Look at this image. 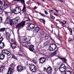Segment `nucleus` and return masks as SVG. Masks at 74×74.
Wrapping results in <instances>:
<instances>
[{"mask_svg":"<svg viewBox=\"0 0 74 74\" xmlns=\"http://www.w3.org/2000/svg\"><path fill=\"white\" fill-rule=\"evenodd\" d=\"M10 13V12L8 11L5 12V13L6 15H7V17L5 21V23L6 24L7 23H10L11 26H12L14 25L13 22H12V20L11 19V17L8 15V14Z\"/></svg>","mask_w":74,"mask_h":74,"instance_id":"nucleus-1","label":"nucleus"},{"mask_svg":"<svg viewBox=\"0 0 74 74\" xmlns=\"http://www.w3.org/2000/svg\"><path fill=\"white\" fill-rule=\"evenodd\" d=\"M13 1H21V3L23 4V7L22 11L23 12H26V5L25 4V1H24V0H14Z\"/></svg>","mask_w":74,"mask_h":74,"instance_id":"nucleus-2","label":"nucleus"},{"mask_svg":"<svg viewBox=\"0 0 74 74\" xmlns=\"http://www.w3.org/2000/svg\"><path fill=\"white\" fill-rule=\"evenodd\" d=\"M20 18H19V17L17 16L16 18L12 20V22H13V23L14 25H15L17 24L20 21Z\"/></svg>","mask_w":74,"mask_h":74,"instance_id":"nucleus-3","label":"nucleus"},{"mask_svg":"<svg viewBox=\"0 0 74 74\" xmlns=\"http://www.w3.org/2000/svg\"><path fill=\"white\" fill-rule=\"evenodd\" d=\"M19 39V42L20 44L22 43V42L24 41H26L27 40V38L26 36H24V37H18Z\"/></svg>","mask_w":74,"mask_h":74,"instance_id":"nucleus-4","label":"nucleus"},{"mask_svg":"<svg viewBox=\"0 0 74 74\" xmlns=\"http://www.w3.org/2000/svg\"><path fill=\"white\" fill-rule=\"evenodd\" d=\"M25 22L23 21L21 23L18 24L16 26V28H21V27H23L25 26Z\"/></svg>","mask_w":74,"mask_h":74,"instance_id":"nucleus-5","label":"nucleus"},{"mask_svg":"<svg viewBox=\"0 0 74 74\" xmlns=\"http://www.w3.org/2000/svg\"><path fill=\"white\" fill-rule=\"evenodd\" d=\"M17 70L18 72H21L23 70V67L21 65L18 66L16 67Z\"/></svg>","mask_w":74,"mask_h":74,"instance_id":"nucleus-6","label":"nucleus"},{"mask_svg":"<svg viewBox=\"0 0 74 74\" xmlns=\"http://www.w3.org/2000/svg\"><path fill=\"white\" fill-rule=\"evenodd\" d=\"M39 60L40 63L43 64V63H44L45 62L46 59L45 57H42L40 58Z\"/></svg>","mask_w":74,"mask_h":74,"instance_id":"nucleus-7","label":"nucleus"},{"mask_svg":"<svg viewBox=\"0 0 74 74\" xmlns=\"http://www.w3.org/2000/svg\"><path fill=\"white\" fill-rule=\"evenodd\" d=\"M47 72L48 74H52V70L51 66H49L47 68Z\"/></svg>","mask_w":74,"mask_h":74,"instance_id":"nucleus-8","label":"nucleus"},{"mask_svg":"<svg viewBox=\"0 0 74 74\" xmlns=\"http://www.w3.org/2000/svg\"><path fill=\"white\" fill-rule=\"evenodd\" d=\"M36 29H35V31H37L38 32V31H40V34L41 35H43L44 34V30L42 29L41 30V29L40 28H36Z\"/></svg>","mask_w":74,"mask_h":74,"instance_id":"nucleus-9","label":"nucleus"},{"mask_svg":"<svg viewBox=\"0 0 74 74\" xmlns=\"http://www.w3.org/2000/svg\"><path fill=\"white\" fill-rule=\"evenodd\" d=\"M52 45L53 47H55L54 48V49H53L51 47V45H50L49 47V49L50 51H54V50H55V49L56 48V47H57V46L56 44H55L54 45L52 44L51 45Z\"/></svg>","mask_w":74,"mask_h":74,"instance_id":"nucleus-10","label":"nucleus"},{"mask_svg":"<svg viewBox=\"0 0 74 74\" xmlns=\"http://www.w3.org/2000/svg\"><path fill=\"white\" fill-rule=\"evenodd\" d=\"M28 47H27V48H28L30 51H31L32 52H33V51L34 50V45H28Z\"/></svg>","mask_w":74,"mask_h":74,"instance_id":"nucleus-11","label":"nucleus"},{"mask_svg":"<svg viewBox=\"0 0 74 74\" xmlns=\"http://www.w3.org/2000/svg\"><path fill=\"white\" fill-rule=\"evenodd\" d=\"M2 51L3 52V53L7 55L8 56H10V55H11V53L7 49L3 50Z\"/></svg>","mask_w":74,"mask_h":74,"instance_id":"nucleus-12","label":"nucleus"},{"mask_svg":"<svg viewBox=\"0 0 74 74\" xmlns=\"http://www.w3.org/2000/svg\"><path fill=\"white\" fill-rule=\"evenodd\" d=\"M10 45L12 48L13 49L15 48L16 47V42H14L13 43H10Z\"/></svg>","mask_w":74,"mask_h":74,"instance_id":"nucleus-13","label":"nucleus"},{"mask_svg":"<svg viewBox=\"0 0 74 74\" xmlns=\"http://www.w3.org/2000/svg\"><path fill=\"white\" fill-rule=\"evenodd\" d=\"M20 44H22V45L23 46V47H25L26 48H28V46L29 45H28V42H27V41L24 42H22V43Z\"/></svg>","mask_w":74,"mask_h":74,"instance_id":"nucleus-14","label":"nucleus"},{"mask_svg":"<svg viewBox=\"0 0 74 74\" xmlns=\"http://www.w3.org/2000/svg\"><path fill=\"white\" fill-rule=\"evenodd\" d=\"M13 73V69L11 67L9 68L8 70V72L7 74H12Z\"/></svg>","mask_w":74,"mask_h":74,"instance_id":"nucleus-15","label":"nucleus"},{"mask_svg":"<svg viewBox=\"0 0 74 74\" xmlns=\"http://www.w3.org/2000/svg\"><path fill=\"white\" fill-rule=\"evenodd\" d=\"M34 28L35 27V25L33 24H29L27 25V28Z\"/></svg>","mask_w":74,"mask_h":74,"instance_id":"nucleus-16","label":"nucleus"},{"mask_svg":"<svg viewBox=\"0 0 74 74\" xmlns=\"http://www.w3.org/2000/svg\"><path fill=\"white\" fill-rule=\"evenodd\" d=\"M4 9V7L2 6H0V15L3 14V10Z\"/></svg>","mask_w":74,"mask_h":74,"instance_id":"nucleus-17","label":"nucleus"},{"mask_svg":"<svg viewBox=\"0 0 74 74\" xmlns=\"http://www.w3.org/2000/svg\"><path fill=\"white\" fill-rule=\"evenodd\" d=\"M66 68H60V67L59 68L60 71L61 72V73L64 72V71L66 70Z\"/></svg>","mask_w":74,"mask_h":74,"instance_id":"nucleus-18","label":"nucleus"},{"mask_svg":"<svg viewBox=\"0 0 74 74\" xmlns=\"http://www.w3.org/2000/svg\"><path fill=\"white\" fill-rule=\"evenodd\" d=\"M12 12H13V13H14L15 14H17L19 13L18 11L17 10L16 8L15 9L13 10L12 11Z\"/></svg>","mask_w":74,"mask_h":74,"instance_id":"nucleus-19","label":"nucleus"},{"mask_svg":"<svg viewBox=\"0 0 74 74\" xmlns=\"http://www.w3.org/2000/svg\"><path fill=\"white\" fill-rule=\"evenodd\" d=\"M5 58V55L3 54H0V60H3Z\"/></svg>","mask_w":74,"mask_h":74,"instance_id":"nucleus-20","label":"nucleus"},{"mask_svg":"<svg viewBox=\"0 0 74 74\" xmlns=\"http://www.w3.org/2000/svg\"><path fill=\"white\" fill-rule=\"evenodd\" d=\"M10 33L8 32L7 33H6V36H5V38H6V40H8L9 39V37H10Z\"/></svg>","mask_w":74,"mask_h":74,"instance_id":"nucleus-21","label":"nucleus"},{"mask_svg":"<svg viewBox=\"0 0 74 74\" xmlns=\"http://www.w3.org/2000/svg\"><path fill=\"white\" fill-rule=\"evenodd\" d=\"M30 61L31 62H32V63H34L35 64H36V65L37 64V61L35 60H34V59H33L32 60L31 59L30 60Z\"/></svg>","mask_w":74,"mask_h":74,"instance_id":"nucleus-22","label":"nucleus"},{"mask_svg":"<svg viewBox=\"0 0 74 74\" xmlns=\"http://www.w3.org/2000/svg\"><path fill=\"white\" fill-rule=\"evenodd\" d=\"M5 46V45L3 42L0 43V48L3 49Z\"/></svg>","mask_w":74,"mask_h":74,"instance_id":"nucleus-23","label":"nucleus"},{"mask_svg":"<svg viewBox=\"0 0 74 74\" xmlns=\"http://www.w3.org/2000/svg\"><path fill=\"white\" fill-rule=\"evenodd\" d=\"M39 21L40 22H42V23H43V24L45 25V21L44 19H39Z\"/></svg>","mask_w":74,"mask_h":74,"instance_id":"nucleus-24","label":"nucleus"},{"mask_svg":"<svg viewBox=\"0 0 74 74\" xmlns=\"http://www.w3.org/2000/svg\"><path fill=\"white\" fill-rule=\"evenodd\" d=\"M31 71L33 73H36L37 71V69L36 68V67H34L33 69H32Z\"/></svg>","mask_w":74,"mask_h":74,"instance_id":"nucleus-25","label":"nucleus"},{"mask_svg":"<svg viewBox=\"0 0 74 74\" xmlns=\"http://www.w3.org/2000/svg\"><path fill=\"white\" fill-rule=\"evenodd\" d=\"M60 59H61L62 62H63L64 63H66V61L67 60L65 58H61Z\"/></svg>","mask_w":74,"mask_h":74,"instance_id":"nucleus-26","label":"nucleus"},{"mask_svg":"<svg viewBox=\"0 0 74 74\" xmlns=\"http://www.w3.org/2000/svg\"><path fill=\"white\" fill-rule=\"evenodd\" d=\"M65 74H71V71H66L64 73Z\"/></svg>","mask_w":74,"mask_h":74,"instance_id":"nucleus-27","label":"nucleus"},{"mask_svg":"<svg viewBox=\"0 0 74 74\" xmlns=\"http://www.w3.org/2000/svg\"><path fill=\"white\" fill-rule=\"evenodd\" d=\"M60 67L61 68H65V69H66V66H65V65H64V64H61V65L60 66Z\"/></svg>","mask_w":74,"mask_h":74,"instance_id":"nucleus-28","label":"nucleus"},{"mask_svg":"<svg viewBox=\"0 0 74 74\" xmlns=\"http://www.w3.org/2000/svg\"><path fill=\"white\" fill-rule=\"evenodd\" d=\"M29 66H30V70H31V68H30V67H36V66H35L34 65V64H29Z\"/></svg>","mask_w":74,"mask_h":74,"instance_id":"nucleus-29","label":"nucleus"},{"mask_svg":"<svg viewBox=\"0 0 74 74\" xmlns=\"http://www.w3.org/2000/svg\"><path fill=\"white\" fill-rule=\"evenodd\" d=\"M16 9H17V11H18V12H19V13H20V12H21L22 11V10H21V9L20 8L17 7L16 8Z\"/></svg>","mask_w":74,"mask_h":74,"instance_id":"nucleus-30","label":"nucleus"},{"mask_svg":"<svg viewBox=\"0 0 74 74\" xmlns=\"http://www.w3.org/2000/svg\"><path fill=\"white\" fill-rule=\"evenodd\" d=\"M60 24L63 27H66V25H65V24H63L62 22H60Z\"/></svg>","mask_w":74,"mask_h":74,"instance_id":"nucleus-31","label":"nucleus"},{"mask_svg":"<svg viewBox=\"0 0 74 74\" xmlns=\"http://www.w3.org/2000/svg\"><path fill=\"white\" fill-rule=\"evenodd\" d=\"M49 35H46L45 36V38L46 40H48L49 38Z\"/></svg>","mask_w":74,"mask_h":74,"instance_id":"nucleus-32","label":"nucleus"},{"mask_svg":"<svg viewBox=\"0 0 74 74\" xmlns=\"http://www.w3.org/2000/svg\"><path fill=\"white\" fill-rule=\"evenodd\" d=\"M5 28H1L0 29V32H4L5 31Z\"/></svg>","mask_w":74,"mask_h":74,"instance_id":"nucleus-33","label":"nucleus"},{"mask_svg":"<svg viewBox=\"0 0 74 74\" xmlns=\"http://www.w3.org/2000/svg\"><path fill=\"white\" fill-rule=\"evenodd\" d=\"M3 5L5 6H8V4H7V3L4 2Z\"/></svg>","mask_w":74,"mask_h":74,"instance_id":"nucleus-34","label":"nucleus"},{"mask_svg":"<svg viewBox=\"0 0 74 74\" xmlns=\"http://www.w3.org/2000/svg\"><path fill=\"white\" fill-rule=\"evenodd\" d=\"M4 39V38H3L1 37V38H0V43H1L2 42V41Z\"/></svg>","mask_w":74,"mask_h":74,"instance_id":"nucleus-35","label":"nucleus"},{"mask_svg":"<svg viewBox=\"0 0 74 74\" xmlns=\"http://www.w3.org/2000/svg\"><path fill=\"white\" fill-rule=\"evenodd\" d=\"M67 29L69 30L71 34H72V33L73 32V31L72 30V29H70V28H68Z\"/></svg>","mask_w":74,"mask_h":74,"instance_id":"nucleus-36","label":"nucleus"},{"mask_svg":"<svg viewBox=\"0 0 74 74\" xmlns=\"http://www.w3.org/2000/svg\"><path fill=\"white\" fill-rule=\"evenodd\" d=\"M48 41H47L44 43L43 44H44L45 45H47V44H48Z\"/></svg>","mask_w":74,"mask_h":74,"instance_id":"nucleus-37","label":"nucleus"},{"mask_svg":"<svg viewBox=\"0 0 74 74\" xmlns=\"http://www.w3.org/2000/svg\"><path fill=\"white\" fill-rule=\"evenodd\" d=\"M58 69H59V68L58 67H56L54 69V70H55V71H57Z\"/></svg>","mask_w":74,"mask_h":74,"instance_id":"nucleus-38","label":"nucleus"},{"mask_svg":"<svg viewBox=\"0 0 74 74\" xmlns=\"http://www.w3.org/2000/svg\"><path fill=\"white\" fill-rule=\"evenodd\" d=\"M62 64V62H60L57 63V65L59 66H60V65H61Z\"/></svg>","mask_w":74,"mask_h":74,"instance_id":"nucleus-39","label":"nucleus"},{"mask_svg":"<svg viewBox=\"0 0 74 74\" xmlns=\"http://www.w3.org/2000/svg\"><path fill=\"white\" fill-rule=\"evenodd\" d=\"M56 52H57V51L56 50L52 53V55H56Z\"/></svg>","mask_w":74,"mask_h":74,"instance_id":"nucleus-40","label":"nucleus"},{"mask_svg":"<svg viewBox=\"0 0 74 74\" xmlns=\"http://www.w3.org/2000/svg\"><path fill=\"white\" fill-rule=\"evenodd\" d=\"M12 58H14V59H17V58L16 56H15L14 55H12Z\"/></svg>","mask_w":74,"mask_h":74,"instance_id":"nucleus-41","label":"nucleus"},{"mask_svg":"<svg viewBox=\"0 0 74 74\" xmlns=\"http://www.w3.org/2000/svg\"><path fill=\"white\" fill-rule=\"evenodd\" d=\"M3 22V19L2 18L0 17V23H2Z\"/></svg>","mask_w":74,"mask_h":74,"instance_id":"nucleus-42","label":"nucleus"},{"mask_svg":"<svg viewBox=\"0 0 74 74\" xmlns=\"http://www.w3.org/2000/svg\"><path fill=\"white\" fill-rule=\"evenodd\" d=\"M20 53H21V54H19L18 55L20 56H23V54H22L23 52H21Z\"/></svg>","mask_w":74,"mask_h":74,"instance_id":"nucleus-43","label":"nucleus"},{"mask_svg":"<svg viewBox=\"0 0 74 74\" xmlns=\"http://www.w3.org/2000/svg\"><path fill=\"white\" fill-rule=\"evenodd\" d=\"M59 1H61V2H62V3H64L65 1L64 0H58Z\"/></svg>","mask_w":74,"mask_h":74,"instance_id":"nucleus-44","label":"nucleus"},{"mask_svg":"<svg viewBox=\"0 0 74 74\" xmlns=\"http://www.w3.org/2000/svg\"><path fill=\"white\" fill-rule=\"evenodd\" d=\"M10 11H12V12L14 10L13 9V8L12 7H10Z\"/></svg>","mask_w":74,"mask_h":74,"instance_id":"nucleus-45","label":"nucleus"},{"mask_svg":"<svg viewBox=\"0 0 74 74\" xmlns=\"http://www.w3.org/2000/svg\"><path fill=\"white\" fill-rule=\"evenodd\" d=\"M16 29H17V31L18 32V34H19V29H20V28H16Z\"/></svg>","mask_w":74,"mask_h":74,"instance_id":"nucleus-46","label":"nucleus"},{"mask_svg":"<svg viewBox=\"0 0 74 74\" xmlns=\"http://www.w3.org/2000/svg\"><path fill=\"white\" fill-rule=\"evenodd\" d=\"M44 12L45 14H46V15H48V12H47V11H46L45 10L44 11Z\"/></svg>","mask_w":74,"mask_h":74,"instance_id":"nucleus-47","label":"nucleus"},{"mask_svg":"<svg viewBox=\"0 0 74 74\" xmlns=\"http://www.w3.org/2000/svg\"><path fill=\"white\" fill-rule=\"evenodd\" d=\"M71 14L74 17V13L73 12H71Z\"/></svg>","mask_w":74,"mask_h":74,"instance_id":"nucleus-48","label":"nucleus"},{"mask_svg":"<svg viewBox=\"0 0 74 74\" xmlns=\"http://www.w3.org/2000/svg\"><path fill=\"white\" fill-rule=\"evenodd\" d=\"M51 18H52V19H55V18L54 16H52V15H51Z\"/></svg>","mask_w":74,"mask_h":74,"instance_id":"nucleus-49","label":"nucleus"},{"mask_svg":"<svg viewBox=\"0 0 74 74\" xmlns=\"http://www.w3.org/2000/svg\"><path fill=\"white\" fill-rule=\"evenodd\" d=\"M68 41H72V39L71 38H69V39H68Z\"/></svg>","mask_w":74,"mask_h":74,"instance_id":"nucleus-50","label":"nucleus"},{"mask_svg":"<svg viewBox=\"0 0 74 74\" xmlns=\"http://www.w3.org/2000/svg\"><path fill=\"white\" fill-rule=\"evenodd\" d=\"M44 68V71H46H46H47V68L46 69V68H45V67H43Z\"/></svg>","mask_w":74,"mask_h":74,"instance_id":"nucleus-51","label":"nucleus"},{"mask_svg":"<svg viewBox=\"0 0 74 74\" xmlns=\"http://www.w3.org/2000/svg\"><path fill=\"white\" fill-rule=\"evenodd\" d=\"M3 5V2L0 0V5Z\"/></svg>","mask_w":74,"mask_h":74,"instance_id":"nucleus-52","label":"nucleus"},{"mask_svg":"<svg viewBox=\"0 0 74 74\" xmlns=\"http://www.w3.org/2000/svg\"><path fill=\"white\" fill-rule=\"evenodd\" d=\"M14 66V64L12 63L10 66V67H12Z\"/></svg>","mask_w":74,"mask_h":74,"instance_id":"nucleus-53","label":"nucleus"},{"mask_svg":"<svg viewBox=\"0 0 74 74\" xmlns=\"http://www.w3.org/2000/svg\"><path fill=\"white\" fill-rule=\"evenodd\" d=\"M66 21H63L62 22V23L63 24H66Z\"/></svg>","mask_w":74,"mask_h":74,"instance_id":"nucleus-54","label":"nucleus"},{"mask_svg":"<svg viewBox=\"0 0 74 74\" xmlns=\"http://www.w3.org/2000/svg\"><path fill=\"white\" fill-rule=\"evenodd\" d=\"M39 14H40V15H41V16H43L44 15V14H42L40 13H39Z\"/></svg>","mask_w":74,"mask_h":74,"instance_id":"nucleus-55","label":"nucleus"},{"mask_svg":"<svg viewBox=\"0 0 74 74\" xmlns=\"http://www.w3.org/2000/svg\"><path fill=\"white\" fill-rule=\"evenodd\" d=\"M11 41L12 42V43H13V42H14V40H13V39H11Z\"/></svg>","mask_w":74,"mask_h":74,"instance_id":"nucleus-56","label":"nucleus"},{"mask_svg":"<svg viewBox=\"0 0 74 74\" xmlns=\"http://www.w3.org/2000/svg\"><path fill=\"white\" fill-rule=\"evenodd\" d=\"M53 14H54V15H56V16H58V14L55 13H53Z\"/></svg>","mask_w":74,"mask_h":74,"instance_id":"nucleus-57","label":"nucleus"},{"mask_svg":"<svg viewBox=\"0 0 74 74\" xmlns=\"http://www.w3.org/2000/svg\"><path fill=\"white\" fill-rule=\"evenodd\" d=\"M30 39L29 40V42H28V44H30Z\"/></svg>","mask_w":74,"mask_h":74,"instance_id":"nucleus-58","label":"nucleus"},{"mask_svg":"<svg viewBox=\"0 0 74 74\" xmlns=\"http://www.w3.org/2000/svg\"><path fill=\"white\" fill-rule=\"evenodd\" d=\"M36 4H38V5H40V3L38 2L36 3Z\"/></svg>","mask_w":74,"mask_h":74,"instance_id":"nucleus-59","label":"nucleus"},{"mask_svg":"<svg viewBox=\"0 0 74 74\" xmlns=\"http://www.w3.org/2000/svg\"><path fill=\"white\" fill-rule=\"evenodd\" d=\"M43 16H44V17H47V16L45 15V14H44Z\"/></svg>","mask_w":74,"mask_h":74,"instance_id":"nucleus-60","label":"nucleus"},{"mask_svg":"<svg viewBox=\"0 0 74 74\" xmlns=\"http://www.w3.org/2000/svg\"><path fill=\"white\" fill-rule=\"evenodd\" d=\"M53 10H49V12H53Z\"/></svg>","mask_w":74,"mask_h":74,"instance_id":"nucleus-61","label":"nucleus"},{"mask_svg":"<svg viewBox=\"0 0 74 74\" xmlns=\"http://www.w3.org/2000/svg\"><path fill=\"white\" fill-rule=\"evenodd\" d=\"M34 10H36V8H37V7H36V6H35L34 8Z\"/></svg>","mask_w":74,"mask_h":74,"instance_id":"nucleus-62","label":"nucleus"},{"mask_svg":"<svg viewBox=\"0 0 74 74\" xmlns=\"http://www.w3.org/2000/svg\"><path fill=\"white\" fill-rule=\"evenodd\" d=\"M51 28H53V25H51Z\"/></svg>","mask_w":74,"mask_h":74,"instance_id":"nucleus-63","label":"nucleus"},{"mask_svg":"<svg viewBox=\"0 0 74 74\" xmlns=\"http://www.w3.org/2000/svg\"><path fill=\"white\" fill-rule=\"evenodd\" d=\"M30 28H27V30H30Z\"/></svg>","mask_w":74,"mask_h":74,"instance_id":"nucleus-64","label":"nucleus"}]
</instances>
